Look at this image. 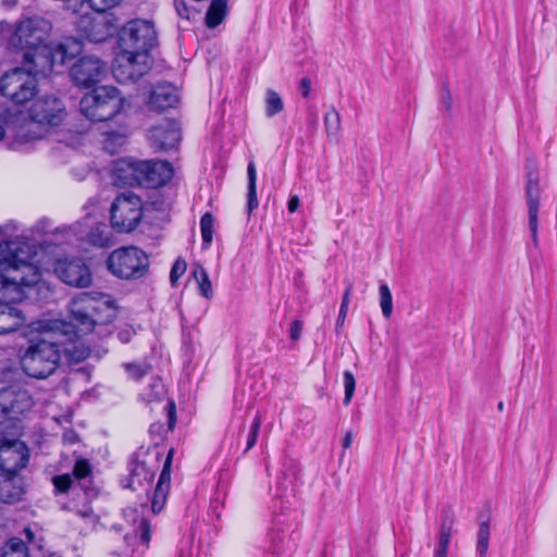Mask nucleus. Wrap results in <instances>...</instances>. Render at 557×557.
<instances>
[{
    "label": "nucleus",
    "instance_id": "obj_24",
    "mask_svg": "<svg viewBox=\"0 0 557 557\" xmlns=\"http://www.w3.org/2000/svg\"><path fill=\"white\" fill-rule=\"evenodd\" d=\"M454 518L447 512L442 519L440 534H438V545L434 550L433 557H447L449 543L454 533Z\"/></svg>",
    "mask_w": 557,
    "mask_h": 557
},
{
    "label": "nucleus",
    "instance_id": "obj_39",
    "mask_svg": "<svg viewBox=\"0 0 557 557\" xmlns=\"http://www.w3.org/2000/svg\"><path fill=\"white\" fill-rule=\"evenodd\" d=\"M52 483L58 493H66L72 485V478L70 474L55 475Z\"/></svg>",
    "mask_w": 557,
    "mask_h": 557
},
{
    "label": "nucleus",
    "instance_id": "obj_46",
    "mask_svg": "<svg viewBox=\"0 0 557 557\" xmlns=\"http://www.w3.org/2000/svg\"><path fill=\"white\" fill-rule=\"evenodd\" d=\"M304 323L301 320H294L290 323L289 337L292 341L297 342L301 337Z\"/></svg>",
    "mask_w": 557,
    "mask_h": 557
},
{
    "label": "nucleus",
    "instance_id": "obj_37",
    "mask_svg": "<svg viewBox=\"0 0 557 557\" xmlns=\"http://www.w3.org/2000/svg\"><path fill=\"white\" fill-rule=\"evenodd\" d=\"M343 384L345 389L344 405H349L356 389V380L352 372L346 370L343 373Z\"/></svg>",
    "mask_w": 557,
    "mask_h": 557
},
{
    "label": "nucleus",
    "instance_id": "obj_29",
    "mask_svg": "<svg viewBox=\"0 0 557 557\" xmlns=\"http://www.w3.org/2000/svg\"><path fill=\"white\" fill-rule=\"evenodd\" d=\"M326 136L331 141L338 143L342 132V120L338 111L331 108L324 115Z\"/></svg>",
    "mask_w": 557,
    "mask_h": 557
},
{
    "label": "nucleus",
    "instance_id": "obj_9",
    "mask_svg": "<svg viewBox=\"0 0 557 557\" xmlns=\"http://www.w3.org/2000/svg\"><path fill=\"white\" fill-rule=\"evenodd\" d=\"M157 40L154 24L149 20L128 21L119 32L120 48L135 52L149 54V51L157 45Z\"/></svg>",
    "mask_w": 557,
    "mask_h": 557
},
{
    "label": "nucleus",
    "instance_id": "obj_53",
    "mask_svg": "<svg viewBox=\"0 0 557 557\" xmlns=\"http://www.w3.org/2000/svg\"><path fill=\"white\" fill-rule=\"evenodd\" d=\"M352 443V433L350 431L346 432L344 438H343V447L345 449L349 448Z\"/></svg>",
    "mask_w": 557,
    "mask_h": 557
},
{
    "label": "nucleus",
    "instance_id": "obj_30",
    "mask_svg": "<svg viewBox=\"0 0 557 557\" xmlns=\"http://www.w3.org/2000/svg\"><path fill=\"white\" fill-rule=\"evenodd\" d=\"M248 193H247V211L250 214L259 206L257 198V169L253 161L247 166Z\"/></svg>",
    "mask_w": 557,
    "mask_h": 557
},
{
    "label": "nucleus",
    "instance_id": "obj_2",
    "mask_svg": "<svg viewBox=\"0 0 557 557\" xmlns=\"http://www.w3.org/2000/svg\"><path fill=\"white\" fill-rule=\"evenodd\" d=\"M9 225L0 226V234ZM35 246L21 239L0 242V302L22 301L26 288L41 280V271L34 262Z\"/></svg>",
    "mask_w": 557,
    "mask_h": 557
},
{
    "label": "nucleus",
    "instance_id": "obj_13",
    "mask_svg": "<svg viewBox=\"0 0 557 557\" xmlns=\"http://www.w3.org/2000/svg\"><path fill=\"white\" fill-rule=\"evenodd\" d=\"M54 273L63 283L78 288L88 287L92 281L89 268L79 258L58 259Z\"/></svg>",
    "mask_w": 557,
    "mask_h": 557
},
{
    "label": "nucleus",
    "instance_id": "obj_15",
    "mask_svg": "<svg viewBox=\"0 0 557 557\" xmlns=\"http://www.w3.org/2000/svg\"><path fill=\"white\" fill-rule=\"evenodd\" d=\"M106 74V64L96 57H83L71 69L73 82L82 87L99 83Z\"/></svg>",
    "mask_w": 557,
    "mask_h": 557
},
{
    "label": "nucleus",
    "instance_id": "obj_5",
    "mask_svg": "<svg viewBox=\"0 0 557 557\" xmlns=\"http://www.w3.org/2000/svg\"><path fill=\"white\" fill-rule=\"evenodd\" d=\"M51 335L53 334L49 331ZM61 344L50 338V334L30 338L20 349L23 371L32 377L45 379L58 368L61 359Z\"/></svg>",
    "mask_w": 557,
    "mask_h": 557
},
{
    "label": "nucleus",
    "instance_id": "obj_8",
    "mask_svg": "<svg viewBox=\"0 0 557 557\" xmlns=\"http://www.w3.org/2000/svg\"><path fill=\"white\" fill-rule=\"evenodd\" d=\"M107 267L119 278L136 280L146 274L149 260L146 252L137 247H121L110 253Z\"/></svg>",
    "mask_w": 557,
    "mask_h": 557
},
{
    "label": "nucleus",
    "instance_id": "obj_1",
    "mask_svg": "<svg viewBox=\"0 0 557 557\" xmlns=\"http://www.w3.org/2000/svg\"><path fill=\"white\" fill-rule=\"evenodd\" d=\"M51 23L40 16L22 20L15 27L10 45L14 49L25 50L23 60L35 64V72L50 73L58 64L62 65L82 52V42L73 37L58 44H47L51 33Z\"/></svg>",
    "mask_w": 557,
    "mask_h": 557
},
{
    "label": "nucleus",
    "instance_id": "obj_34",
    "mask_svg": "<svg viewBox=\"0 0 557 557\" xmlns=\"http://www.w3.org/2000/svg\"><path fill=\"white\" fill-rule=\"evenodd\" d=\"M380 307L385 319H389L393 313V296L386 284H381L379 288Z\"/></svg>",
    "mask_w": 557,
    "mask_h": 557
},
{
    "label": "nucleus",
    "instance_id": "obj_23",
    "mask_svg": "<svg viewBox=\"0 0 557 557\" xmlns=\"http://www.w3.org/2000/svg\"><path fill=\"white\" fill-rule=\"evenodd\" d=\"M24 494L22 481L14 474L0 475V500L3 503L18 502Z\"/></svg>",
    "mask_w": 557,
    "mask_h": 557
},
{
    "label": "nucleus",
    "instance_id": "obj_41",
    "mask_svg": "<svg viewBox=\"0 0 557 557\" xmlns=\"http://www.w3.org/2000/svg\"><path fill=\"white\" fill-rule=\"evenodd\" d=\"M91 472L90 463L86 459H79L75 462L73 474L76 479H85Z\"/></svg>",
    "mask_w": 557,
    "mask_h": 557
},
{
    "label": "nucleus",
    "instance_id": "obj_11",
    "mask_svg": "<svg viewBox=\"0 0 557 557\" xmlns=\"http://www.w3.org/2000/svg\"><path fill=\"white\" fill-rule=\"evenodd\" d=\"M111 225L119 233L134 231L143 218L141 199L133 193L120 194L111 205Z\"/></svg>",
    "mask_w": 557,
    "mask_h": 557
},
{
    "label": "nucleus",
    "instance_id": "obj_3",
    "mask_svg": "<svg viewBox=\"0 0 557 557\" xmlns=\"http://www.w3.org/2000/svg\"><path fill=\"white\" fill-rule=\"evenodd\" d=\"M72 322L51 320L45 329L64 336L88 334L98 324L111 321L115 315L114 299L104 293L85 292L74 297L69 305Z\"/></svg>",
    "mask_w": 557,
    "mask_h": 557
},
{
    "label": "nucleus",
    "instance_id": "obj_4",
    "mask_svg": "<svg viewBox=\"0 0 557 557\" xmlns=\"http://www.w3.org/2000/svg\"><path fill=\"white\" fill-rule=\"evenodd\" d=\"M65 116V106L55 96L37 98L27 110V120L16 127V145L42 138L47 127L59 125Z\"/></svg>",
    "mask_w": 557,
    "mask_h": 557
},
{
    "label": "nucleus",
    "instance_id": "obj_52",
    "mask_svg": "<svg viewBox=\"0 0 557 557\" xmlns=\"http://www.w3.org/2000/svg\"><path fill=\"white\" fill-rule=\"evenodd\" d=\"M348 309L339 308V313L336 321V330L343 326L345 319L347 317Z\"/></svg>",
    "mask_w": 557,
    "mask_h": 557
},
{
    "label": "nucleus",
    "instance_id": "obj_47",
    "mask_svg": "<svg viewBox=\"0 0 557 557\" xmlns=\"http://www.w3.org/2000/svg\"><path fill=\"white\" fill-rule=\"evenodd\" d=\"M174 7L182 18H189L190 11L185 0H174Z\"/></svg>",
    "mask_w": 557,
    "mask_h": 557
},
{
    "label": "nucleus",
    "instance_id": "obj_33",
    "mask_svg": "<svg viewBox=\"0 0 557 557\" xmlns=\"http://www.w3.org/2000/svg\"><path fill=\"white\" fill-rule=\"evenodd\" d=\"M265 115L272 117L284 109V103L281 96L273 89L265 91Z\"/></svg>",
    "mask_w": 557,
    "mask_h": 557
},
{
    "label": "nucleus",
    "instance_id": "obj_12",
    "mask_svg": "<svg viewBox=\"0 0 557 557\" xmlns=\"http://www.w3.org/2000/svg\"><path fill=\"white\" fill-rule=\"evenodd\" d=\"M150 67L151 59L149 54L121 49V52L114 59L112 73L119 83L129 84L147 74Z\"/></svg>",
    "mask_w": 557,
    "mask_h": 557
},
{
    "label": "nucleus",
    "instance_id": "obj_17",
    "mask_svg": "<svg viewBox=\"0 0 557 557\" xmlns=\"http://www.w3.org/2000/svg\"><path fill=\"white\" fill-rule=\"evenodd\" d=\"M181 128L173 120H165L149 131V143L156 151H168L181 141Z\"/></svg>",
    "mask_w": 557,
    "mask_h": 557
},
{
    "label": "nucleus",
    "instance_id": "obj_6",
    "mask_svg": "<svg viewBox=\"0 0 557 557\" xmlns=\"http://www.w3.org/2000/svg\"><path fill=\"white\" fill-rule=\"evenodd\" d=\"M124 98L113 86L97 87L79 101L82 114L92 122H104L122 112Z\"/></svg>",
    "mask_w": 557,
    "mask_h": 557
},
{
    "label": "nucleus",
    "instance_id": "obj_58",
    "mask_svg": "<svg viewBox=\"0 0 557 557\" xmlns=\"http://www.w3.org/2000/svg\"><path fill=\"white\" fill-rule=\"evenodd\" d=\"M25 534L29 540L33 539V532L30 531V529H25Z\"/></svg>",
    "mask_w": 557,
    "mask_h": 557
},
{
    "label": "nucleus",
    "instance_id": "obj_50",
    "mask_svg": "<svg viewBox=\"0 0 557 557\" xmlns=\"http://www.w3.org/2000/svg\"><path fill=\"white\" fill-rule=\"evenodd\" d=\"M300 89H301V94L305 98H307L310 94V89H311V82L308 77H304L300 82Z\"/></svg>",
    "mask_w": 557,
    "mask_h": 557
},
{
    "label": "nucleus",
    "instance_id": "obj_14",
    "mask_svg": "<svg viewBox=\"0 0 557 557\" xmlns=\"http://www.w3.org/2000/svg\"><path fill=\"white\" fill-rule=\"evenodd\" d=\"M29 451L20 440H5L0 444V469L2 474H14L25 468Z\"/></svg>",
    "mask_w": 557,
    "mask_h": 557
},
{
    "label": "nucleus",
    "instance_id": "obj_19",
    "mask_svg": "<svg viewBox=\"0 0 557 557\" xmlns=\"http://www.w3.org/2000/svg\"><path fill=\"white\" fill-rule=\"evenodd\" d=\"M528 198V211H529V228L531 231L533 244L537 245V213L541 188L539 183V175L536 172L529 171L528 182L525 187Z\"/></svg>",
    "mask_w": 557,
    "mask_h": 557
},
{
    "label": "nucleus",
    "instance_id": "obj_51",
    "mask_svg": "<svg viewBox=\"0 0 557 557\" xmlns=\"http://www.w3.org/2000/svg\"><path fill=\"white\" fill-rule=\"evenodd\" d=\"M77 515L84 519H90L91 521H96L97 517L94 513L92 509L86 508L83 510H78Z\"/></svg>",
    "mask_w": 557,
    "mask_h": 557
},
{
    "label": "nucleus",
    "instance_id": "obj_49",
    "mask_svg": "<svg viewBox=\"0 0 557 557\" xmlns=\"http://www.w3.org/2000/svg\"><path fill=\"white\" fill-rule=\"evenodd\" d=\"M300 206L299 197L294 195L289 198L287 209L290 213L296 212Z\"/></svg>",
    "mask_w": 557,
    "mask_h": 557
},
{
    "label": "nucleus",
    "instance_id": "obj_28",
    "mask_svg": "<svg viewBox=\"0 0 557 557\" xmlns=\"http://www.w3.org/2000/svg\"><path fill=\"white\" fill-rule=\"evenodd\" d=\"M227 14V0H212L206 13L205 22L208 28L219 26Z\"/></svg>",
    "mask_w": 557,
    "mask_h": 557
},
{
    "label": "nucleus",
    "instance_id": "obj_31",
    "mask_svg": "<svg viewBox=\"0 0 557 557\" xmlns=\"http://www.w3.org/2000/svg\"><path fill=\"white\" fill-rule=\"evenodd\" d=\"M193 276L196 280V282L198 283V288H199L200 294L207 299L212 298V296H213L212 284H211V281L209 278L207 271L205 270V268L201 264H199V263L194 264Z\"/></svg>",
    "mask_w": 557,
    "mask_h": 557
},
{
    "label": "nucleus",
    "instance_id": "obj_36",
    "mask_svg": "<svg viewBox=\"0 0 557 557\" xmlns=\"http://www.w3.org/2000/svg\"><path fill=\"white\" fill-rule=\"evenodd\" d=\"M490 542V525L488 522L484 521L480 524L478 531V543L476 549L480 554V557H486Z\"/></svg>",
    "mask_w": 557,
    "mask_h": 557
},
{
    "label": "nucleus",
    "instance_id": "obj_43",
    "mask_svg": "<svg viewBox=\"0 0 557 557\" xmlns=\"http://www.w3.org/2000/svg\"><path fill=\"white\" fill-rule=\"evenodd\" d=\"M136 334V330L133 325L124 324L117 329L116 336L121 343L127 344L132 341L133 336Z\"/></svg>",
    "mask_w": 557,
    "mask_h": 557
},
{
    "label": "nucleus",
    "instance_id": "obj_18",
    "mask_svg": "<svg viewBox=\"0 0 557 557\" xmlns=\"http://www.w3.org/2000/svg\"><path fill=\"white\" fill-rule=\"evenodd\" d=\"M78 33L92 42H102L112 35L113 26L103 15L84 14L76 22Z\"/></svg>",
    "mask_w": 557,
    "mask_h": 557
},
{
    "label": "nucleus",
    "instance_id": "obj_27",
    "mask_svg": "<svg viewBox=\"0 0 557 557\" xmlns=\"http://www.w3.org/2000/svg\"><path fill=\"white\" fill-rule=\"evenodd\" d=\"M77 234L79 239L86 240L92 246L107 247L110 245V234L104 224H97L90 227L88 232L79 231Z\"/></svg>",
    "mask_w": 557,
    "mask_h": 557
},
{
    "label": "nucleus",
    "instance_id": "obj_48",
    "mask_svg": "<svg viewBox=\"0 0 557 557\" xmlns=\"http://www.w3.org/2000/svg\"><path fill=\"white\" fill-rule=\"evenodd\" d=\"M354 286L349 283L344 292L341 308L348 309L350 295L352 293Z\"/></svg>",
    "mask_w": 557,
    "mask_h": 557
},
{
    "label": "nucleus",
    "instance_id": "obj_7",
    "mask_svg": "<svg viewBox=\"0 0 557 557\" xmlns=\"http://www.w3.org/2000/svg\"><path fill=\"white\" fill-rule=\"evenodd\" d=\"M34 63L23 62V67H15L7 72L0 78V92L15 103H24L30 100L37 92L38 75L49 73H37Z\"/></svg>",
    "mask_w": 557,
    "mask_h": 557
},
{
    "label": "nucleus",
    "instance_id": "obj_56",
    "mask_svg": "<svg viewBox=\"0 0 557 557\" xmlns=\"http://www.w3.org/2000/svg\"><path fill=\"white\" fill-rule=\"evenodd\" d=\"M153 388L156 389V397L160 398L163 394V386L160 382H156L153 384Z\"/></svg>",
    "mask_w": 557,
    "mask_h": 557
},
{
    "label": "nucleus",
    "instance_id": "obj_26",
    "mask_svg": "<svg viewBox=\"0 0 557 557\" xmlns=\"http://www.w3.org/2000/svg\"><path fill=\"white\" fill-rule=\"evenodd\" d=\"M123 515L129 523L134 525L138 523L136 532L139 534L141 543L148 545L151 540V527L148 520L135 507H127L123 510Z\"/></svg>",
    "mask_w": 557,
    "mask_h": 557
},
{
    "label": "nucleus",
    "instance_id": "obj_54",
    "mask_svg": "<svg viewBox=\"0 0 557 557\" xmlns=\"http://www.w3.org/2000/svg\"><path fill=\"white\" fill-rule=\"evenodd\" d=\"M63 437L69 443H75L77 441V435L73 431L64 432Z\"/></svg>",
    "mask_w": 557,
    "mask_h": 557
},
{
    "label": "nucleus",
    "instance_id": "obj_57",
    "mask_svg": "<svg viewBox=\"0 0 557 557\" xmlns=\"http://www.w3.org/2000/svg\"><path fill=\"white\" fill-rule=\"evenodd\" d=\"M17 3V0H2V5L5 8H13Z\"/></svg>",
    "mask_w": 557,
    "mask_h": 557
},
{
    "label": "nucleus",
    "instance_id": "obj_25",
    "mask_svg": "<svg viewBox=\"0 0 557 557\" xmlns=\"http://www.w3.org/2000/svg\"><path fill=\"white\" fill-rule=\"evenodd\" d=\"M154 478V472L149 470L144 462H135L131 468L128 487L136 491L138 487L147 490Z\"/></svg>",
    "mask_w": 557,
    "mask_h": 557
},
{
    "label": "nucleus",
    "instance_id": "obj_35",
    "mask_svg": "<svg viewBox=\"0 0 557 557\" xmlns=\"http://www.w3.org/2000/svg\"><path fill=\"white\" fill-rule=\"evenodd\" d=\"M213 225H214L213 215L211 213L203 214L200 220V230H201V237H202L205 248H208L210 246V244L212 243Z\"/></svg>",
    "mask_w": 557,
    "mask_h": 557
},
{
    "label": "nucleus",
    "instance_id": "obj_22",
    "mask_svg": "<svg viewBox=\"0 0 557 557\" xmlns=\"http://www.w3.org/2000/svg\"><path fill=\"white\" fill-rule=\"evenodd\" d=\"M26 324V317L22 310L0 302V335L16 332Z\"/></svg>",
    "mask_w": 557,
    "mask_h": 557
},
{
    "label": "nucleus",
    "instance_id": "obj_45",
    "mask_svg": "<svg viewBox=\"0 0 557 557\" xmlns=\"http://www.w3.org/2000/svg\"><path fill=\"white\" fill-rule=\"evenodd\" d=\"M14 33V27H12L7 22H0V45L7 44L8 47L12 48L10 45V38Z\"/></svg>",
    "mask_w": 557,
    "mask_h": 557
},
{
    "label": "nucleus",
    "instance_id": "obj_42",
    "mask_svg": "<svg viewBox=\"0 0 557 557\" xmlns=\"http://www.w3.org/2000/svg\"><path fill=\"white\" fill-rule=\"evenodd\" d=\"M186 262L184 260L177 259L172 265L170 273V281L172 285H175L180 277H182L186 271Z\"/></svg>",
    "mask_w": 557,
    "mask_h": 557
},
{
    "label": "nucleus",
    "instance_id": "obj_40",
    "mask_svg": "<svg viewBox=\"0 0 557 557\" xmlns=\"http://www.w3.org/2000/svg\"><path fill=\"white\" fill-rule=\"evenodd\" d=\"M81 2L83 0H79ZM90 8L96 11L97 13H102L107 11L108 9L113 8L114 5L119 4L122 0H87Z\"/></svg>",
    "mask_w": 557,
    "mask_h": 557
},
{
    "label": "nucleus",
    "instance_id": "obj_16",
    "mask_svg": "<svg viewBox=\"0 0 557 557\" xmlns=\"http://www.w3.org/2000/svg\"><path fill=\"white\" fill-rule=\"evenodd\" d=\"M33 399L26 389L8 386L0 389V414L16 418L33 407Z\"/></svg>",
    "mask_w": 557,
    "mask_h": 557
},
{
    "label": "nucleus",
    "instance_id": "obj_20",
    "mask_svg": "<svg viewBox=\"0 0 557 557\" xmlns=\"http://www.w3.org/2000/svg\"><path fill=\"white\" fill-rule=\"evenodd\" d=\"M178 101V89L172 84L163 83L152 89L148 106L151 110L163 111L175 107Z\"/></svg>",
    "mask_w": 557,
    "mask_h": 557
},
{
    "label": "nucleus",
    "instance_id": "obj_21",
    "mask_svg": "<svg viewBox=\"0 0 557 557\" xmlns=\"http://www.w3.org/2000/svg\"><path fill=\"white\" fill-rule=\"evenodd\" d=\"M173 458V450L171 449L166 456L163 469L160 473L159 481L154 488L151 498V510L153 513H158L162 510L166 503L168 494L171 484V462Z\"/></svg>",
    "mask_w": 557,
    "mask_h": 557
},
{
    "label": "nucleus",
    "instance_id": "obj_44",
    "mask_svg": "<svg viewBox=\"0 0 557 557\" xmlns=\"http://www.w3.org/2000/svg\"><path fill=\"white\" fill-rule=\"evenodd\" d=\"M124 367L128 375L134 380L141 379L148 372V369L145 366L137 363H126Z\"/></svg>",
    "mask_w": 557,
    "mask_h": 557
},
{
    "label": "nucleus",
    "instance_id": "obj_32",
    "mask_svg": "<svg viewBox=\"0 0 557 557\" xmlns=\"http://www.w3.org/2000/svg\"><path fill=\"white\" fill-rule=\"evenodd\" d=\"M1 557H28V548L21 539L13 537L4 544Z\"/></svg>",
    "mask_w": 557,
    "mask_h": 557
},
{
    "label": "nucleus",
    "instance_id": "obj_59",
    "mask_svg": "<svg viewBox=\"0 0 557 557\" xmlns=\"http://www.w3.org/2000/svg\"><path fill=\"white\" fill-rule=\"evenodd\" d=\"M4 134H5L4 128H3L2 124L0 123V140L4 137Z\"/></svg>",
    "mask_w": 557,
    "mask_h": 557
},
{
    "label": "nucleus",
    "instance_id": "obj_55",
    "mask_svg": "<svg viewBox=\"0 0 557 557\" xmlns=\"http://www.w3.org/2000/svg\"><path fill=\"white\" fill-rule=\"evenodd\" d=\"M169 410H170V428H173V424H174V411H175V406L173 403H170L169 404Z\"/></svg>",
    "mask_w": 557,
    "mask_h": 557
},
{
    "label": "nucleus",
    "instance_id": "obj_38",
    "mask_svg": "<svg viewBox=\"0 0 557 557\" xmlns=\"http://www.w3.org/2000/svg\"><path fill=\"white\" fill-rule=\"evenodd\" d=\"M262 424V418L260 414H256L250 425L249 436L246 445L245 453L250 450L257 443L259 431Z\"/></svg>",
    "mask_w": 557,
    "mask_h": 557
},
{
    "label": "nucleus",
    "instance_id": "obj_60",
    "mask_svg": "<svg viewBox=\"0 0 557 557\" xmlns=\"http://www.w3.org/2000/svg\"><path fill=\"white\" fill-rule=\"evenodd\" d=\"M503 408H504L503 403H499V404H498V409H499V410H503Z\"/></svg>",
    "mask_w": 557,
    "mask_h": 557
},
{
    "label": "nucleus",
    "instance_id": "obj_10",
    "mask_svg": "<svg viewBox=\"0 0 557 557\" xmlns=\"http://www.w3.org/2000/svg\"><path fill=\"white\" fill-rule=\"evenodd\" d=\"M131 171L133 180L137 184L148 188H157L166 184L173 176V166L168 161H136L129 163H120L119 171Z\"/></svg>",
    "mask_w": 557,
    "mask_h": 557
},
{
    "label": "nucleus",
    "instance_id": "obj_61",
    "mask_svg": "<svg viewBox=\"0 0 557 557\" xmlns=\"http://www.w3.org/2000/svg\"><path fill=\"white\" fill-rule=\"evenodd\" d=\"M140 508H141V510L146 509V505H145V504H141V505H140Z\"/></svg>",
    "mask_w": 557,
    "mask_h": 557
}]
</instances>
